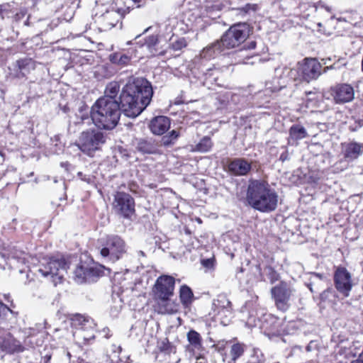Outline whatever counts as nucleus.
<instances>
[{
    "label": "nucleus",
    "mask_w": 363,
    "mask_h": 363,
    "mask_svg": "<svg viewBox=\"0 0 363 363\" xmlns=\"http://www.w3.org/2000/svg\"><path fill=\"white\" fill-rule=\"evenodd\" d=\"M335 287L345 297H347L353 286L351 273L344 267H337L334 272Z\"/></svg>",
    "instance_id": "1a4fd4ad"
},
{
    "label": "nucleus",
    "mask_w": 363,
    "mask_h": 363,
    "mask_svg": "<svg viewBox=\"0 0 363 363\" xmlns=\"http://www.w3.org/2000/svg\"><path fill=\"white\" fill-rule=\"evenodd\" d=\"M179 136V133L177 130H172L167 135L162 138V143L164 146H169L174 144Z\"/></svg>",
    "instance_id": "c9c22d12"
},
{
    "label": "nucleus",
    "mask_w": 363,
    "mask_h": 363,
    "mask_svg": "<svg viewBox=\"0 0 363 363\" xmlns=\"http://www.w3.org/2000/svg\"><path fill=\"white\" fill-rule=\"evenodd\" d=\"M289 143H294L308 137L306 129L300 124H294L289 130Z\"/></svg>",
    "instance_id": "bb28decb"
},
{
    "label": "nucleus",
    "mask_w": 363,
    "mask_h": 363,
    "mask_svg": "<svg viewBox=\"0 0 363 363\" xmlns=\"http://www.w3.org/2000/svg\"><path fill=\"white\" fill-rule=\"evenodd\" d=\"M178 320H179V324H181V323H181L182 319H181V318H179Z\"/></svg>",
    "instance_id": "338daca9"
},
{
    "label": "nucleus",
    "mask_w": 363,
    "mask_h": 363,
    "mask_svg": "<svg viewBox=\"0 0 363 363\" xmlns=\"http://www.w3.org/2000/svg\"><path fill=\"white\" fill-rule=\"evenodd\" d=\"M225 74L223 68L213 67L208 69L204 73L203 85L208 89H213V86H223Z\"/></svg>",
    "instance_id": "2eb2a0df"
},
{
    "label": "nucleus",
    "mask_w": 363,
    "mask_h": 363,
    "mask_svg": "<svg viewBox=\"0 0 363 363\" xmlns=\"http://www.w3.org/2000/svg\"><path fill=\"white\" fill-rule=\"evenodd\" d=\"M250 34V28L246 23L232 26L221 37L220 41L225 50L234 48L244 43Z\"/></svg>",
    "instance_id": "39448f33"
},
{
    "label": "nucleus",
    "mask_w": 363,
    "mask_h": 363,
    "mask_svg": "<svg viewBox=\"0 0 363 363\" xmlns=\"http://www.w3.org/2000/svg\"><path fill=\"white\" fill-rule=\"evenodd\" d=\"M334 68H335V65H331V66H330V67H326L325 68L324 72H325L328 69H334Z\"/></svg>",
    "instance_id": "6e6d98bb"
},
{
    "label": "nucleus",
    "mask_w": 363,
    "mask_h": 363,
    "mask_svg": "<svg viewBox=\"0 0 363 363\" xmlns=\"http://www.w3.org/2000/svg\"><path fill=\"white\" fill-rule=\"evenodd\" d=\"M300 3L303 2L304 0H298Z\"/></svg>",
    "instance_id": "0e129e2a"
},
{
    "label": "nucleus",
    "mask_w": 363,
    "mask_h": 363,
    "mask_svg": "<svg viewBox=\"0 0 363 363\" xmlns=\"http://www.w3.org/2000/svg\"><path fill=\"white\" fill-rule=\"evenodd\" d=\"M332 95L337 104L351 101L354 96L353 87L348 84H340L331 89Z\"/></svg>",
    "instance_id": "dca6fc26"
},
{
    "label": "nucleus",
    "mask_w": 363,
    "mask_h": 363,
    "mask_svg": "<svg viewBox=\"0 0 363 363\" xmlns=\"http://www.w3.org/2000/svg\"><path fill=\"white\" fill-rule=\"evenodd\" d=\"M154 352L155 354L161 353L170 356L177 354V348L175 345L169 340L168 337H164L157 341L156 350Z\"/></svg>",
    "instance_id": "393cba45"
},
{
    "label": "nucleus",
    "mask_w": 363,
    "mask_h": 363,
    "mask_svg": "<svg viewBox=\"0 0 363 363\" xmlns=\"http://www.w3.org/2000/svg\"><path fill=\"white\" fill-rule=\"evenodd\" d=\"M271 293L274 299L276 306L281 311H286L289 308V299L292 290L284 283L273 287Z\"/></svg>",
    "instance_id": "9b49d317"
},
{
    "label": "nucleus",
    "mask_w": 363,
    "mask_h": 363,
    "mask_svg": "<svg viewBox=\"0 0 363 363\" xmlns=\"http://www.w3.org/2000/svg\"><path fill=\"white\" fill-rule=\"evenodd\" d=\"M77 176H78V177H79L81 180H82V181H84V182H85L88 183V184H92V183H94V176H92V175H90V174H84V173H83V172H79L77 173Z\"/></svg>",
    "instance_id": "49530a36"
},
{
    "label": "nucleus",
    "mask_w": 363,
    "mask_h": 363,
    "mask_svg": "<svg viewBox=\"0 0 363 363\" xmlns=\"http://www.w3.org/2000/svg\"><path fill=\"white\" fill-rule=\"evenodd\" d=\"M11 13L10 6L9 4L0 5V19L3 20L5 17H8Z\"/></svg>",
    "instance_id": "79ce46f5"
},
{
    "label": "nucleus",
    "mask_w": 363,
    "mask_h": 363,
    "mask_svg": "<svg viewBox=\"0 0 363 363\" xmlns=\"http://www.w3.org/2000/svg\"><path fill=\"white\" fill-rule=\"evenodd\" d=\"M101 256L112 262L123 257L127 252L125 240L118 235H108L100 240L99 247Z\"/></svg>",
    "instance_id": "7ed1b4c3"
},
{
    "label": "nucleus",
    "mask_w": 363,
    "mask_h": 363,
    "mask_svg": "<svg viewBox=\"0 0 363 363\" xmlns=\"http://www.w3.org/2000/svg\"><path fill=\"white\" fill-rule=\"evenodd\" d=\"M137 254H138V257H145V252L143 251H142V250H138L137 252Z\"/></svg>",
    "instance_id": "5fc2aeb1"
},
{
    "label": "nucleus",
    "mask_w": 363,
    "mask_h": 363,
    "mask_svg": "<svg viewBox=\"0 0 363 363\" xmlns=\"http://www.w3.org/2000/svg\"><path fill=\"white\" fill-rule=\"evenodd\" d=\"M149 126L153 134L161 135L170 128V120L164 116H157L152 119Z\"/></svg>",
    "instance_id": "aec40b11"
},
{
    "label": "nucleus",
    "mask_w": 363,
    "mask_h": 363,
    "mask_svg": "<svg viewBox=\"0 0 363 363\" xmlns=\"http://www.w3.org/2000/svg\"><path fill=\"white\" fill-rule=\"evenodd\" d=\"M76 318H83L82 316H81L79 314H77L76 315Z\"/></svg>",
    "instance_id": "052dcab7"
},
{
    "label": "nucleus",
    "mask_w": 363,
    "mask_h": 363,
    "mask_svg": "<svg viewBox=\"0 0 363 363\" xmlns=\"http://www.w3.org/2000/svg\"><path fill=\"white\" fill-rule=\"evenodd\" d=\"M186 351L196 357V359L203 358L201 352L204 350L201 335L194 330H190L187 333Z\"/></svg>",
    "instance_id": "4468645a"
},
{
    "label": "nucleus",
    "mask_w": 363,
    "mask_h": 363,
    "mask_svg": "<svg viewBox=\"0 0 363 363\" xmlns=\"http://www.w3.org/2000/svg\"><path fill=\"white\" fill-rule=\"evenodd\" d=\"M269 270L272 271V281L277 279V274L275 272L273 271L272 268H269Z\"/></svg>",
    "instance_id": "864d4df0"
},
{
    "label": "nucleus",
    "mask_w": 363,
    "mask_h": 363,
    "mask_svg": "<svg viewBox=\"0 0 363 363\" xmlns=\"http://www.w3.org/2000/svg\"><path fill=\"white\" fill-rule=\"evenodd\" d=\"M332 296L335 297V291L331 288L327 289L320 294V299L323 301L330 300Z\"/></svg>",
    "instance_id": "37998d69"
},
{
    "label": "nucleus",
    "mask_w": 363,
    "mask_h": 363,
    "mask_svg": "<svg viewBox=\"0 0 363 363\" xmlns=\"http://www.w3.org/2000/svg\"><path fill=\"white\" fill-rule=\"evenodd\" d=\"M148 29H149V28H147V29H145V30H144V33L147 32V31L148 30Z\"/></svg>",
    "instance_id": "69168bd1"
},
{
    "label": "nucleus",
    "mask_w": 363,
    "mask_h": 363,
    "mask_svg": "<svg viewBox=\"0 0 363 363\" xmlns=\"http://www.w3.org/2000/svg\"><path fill=\"white\" fill-rule=\"evenodd\" d=\"M158 144L152 138H140L137 140L136 149L143 154H155L157 151Z\"/></svg>",
    "instance_id": "b1692460"
},
{
    "label": "nucleus",
    "mask_w": 363,
    "mask_h": 363,
    "mask_svg": "<svg viewBox=\"0 0 363 363\" xmlns=\"http://www.w3.org/2000/svg\"><path fill=\"white\" fill-rule=\"evenodd\" d=\"M106 143V136L98 130L83 131L78 140L77 145L84 153L91 155Z\"/></svg>",
    "instance_id": "423d86ee"
},
{
    "label": "nucleus",
    "mask_w": 363,
    "mask_h": 363,
    "mask_svg": "<svg viewBox=\"0 0 363 363\" xmlns=\"http://www.w3.org/2000/svg\"><path fill=\"white\" fill-rule=\"evenodd\" d=\"M311 281L309 283H307L306 286L311 292H313L312 286H313V284L314 283V279H322L323 278V275L321 274L315 273V272L311 273Z\"/></svg>",
    "instance_id": "de8ad7c7"
},
{
    "label": "nucleus",
    "mask_w": 363,
    "mask_h": 363,
    "mask_svg": "<svg viewBox=\"0 0 363 363\" xmlns=\"http://www.w3.org/2000/svg\"><path fill=\"white\" fill-rule=\"evenodd\" d=\"M214 315L227 317L231 314V303L225 294H219L213 303Z\"/></svg>",
    "instance_id": "6ab92c4d"
},
{
    "label": "nucleus",
    "mask_w": 363,
    "mask_h": 363,
    "mask_svg": "<svg viewBox=\"0 0 363 363\" xmlns=\"http://www.w3.org/2000/svg\"><path fill=\"white\" fill-rule=\"evenodd\" d=\"M120 89L121 86L118 82H111L106 86L104 96L100 99H109V101H117L115 98L120 92Z\"/></svg>",
    "instance_id": "cd10ccee"
},
{
    "label": "nucleus",
    "mask_w": 363,
    "mask_h": 363,
    "mask_svg": "<svg viewBox=\"0 0 363 363\" xmlns=\"http://www.w3.org/2000/svg\"><path fill=\"white\" fill-rule=\"evenodd\" d=\"M9 257L16 259L18 262L22 264H25L27 260L25 252L16 248L11 251Z\"/></svg>",
    "instance_id": "4c0bfd02"
},
{
    "label": "nucleus",
    "mask_w": 363,
    "mask_h": 363,
    "mask_svg": "<svg viewBox=\"0 0 363 363\" xmlns=\"http://www.w3.org/2000/svg\"><path fill=\"white\" fill-rule=\"evenodd\" d=\"M18 69H21L23 77H26L32 70L35 69V62L31 59L24 58L17 60Z\"/></svg>",
    "instance_id": "c756f323"
},
{
    "label": "nucleus",
    "mask_w": 363,
    "mask_h": 363,
    "mask_svg": "<svg viewBox=\"0 0 363 363\" xmlns=\"http://www.w3.org/2000/svg\"><path fill=\"white\" fill-rule=\"evenodd\" d=\"M140 36H141V35H138L135 37V40H138V38H140Z\"/></svg>",
    "instance_id": "bf43d9fd"
},
{
    "label": "nucleus",
    "mask_w": 363,
    "mask_h": 363,
    "mask_svg": "<svg viewBox=\"0 0 363 363\" xmlns=\"http://www.w3.org/2000/svg\"><path fill=\"white\" fill-rule=\"evenodd\" d=\"M256 47V42L255 41H250V42H248L247 44H245L243 47L242 49L240 50L238 52V55L240 56V57H242L244 56L243 55V52L245 50H254Z\"/></svg>",
    "instance_id": "c03bdc74"
},
{
    "label": "nucleus",
    "mask_w": 363,
    "mask_h": 363,
    "mask_svg": "<svg viewBox=\"0 0 363 363\" xmlns=\"http://www.w3.org/2000/svg\"><path fill=\"white\" fill-rule=\"evenodd\" d=\"M315 11H318L319 9H325L328 12H331V9L325 6L322 1H318L314 4Z\"/></svg>",
    "instance_id": "09e8293b"
},
{
    "label": "nucleus",
    "mask_w": 363,
    "mask_h": 363,
    "mask_svg": "<svg viewBox=\"0 0 363 363\" xmlns=\"http://www.w3.org/2000/svg\"><path fill=\"white\" fill-rule=\"evenodd\" d=\"M103 270L101 267H86V282H94L96 279L101 275Z\"/></svg>",
    "instance_id": "2f4dec72"
},
{
    "label": "nucleus",
    "mask_w": 363,
    "mask_h": 363,
    "mask_svg": "<svg viewBox=\"0 0 363 363\" xmlns=\"http://www.w3.org/2000/svg\"><path fill=\"white\" fill-rule=\"evenodd\" d=\"M133 1H134L135 2H137V1H138V0H133Z\"/></svg>",
    "instance_id": "774afa93"
},
{
    "label": "nucleus",
    "mask_w": 363,
    "mask_h": 363,
    "mask_svg": "<svg viewBox=\"0 0 363 363\" xmlns=\"http://www.w3.org/2000/svg\"><path fill=\"white\" fill-rule=\"evenodd\" d=\"M261 329L268 337L280 336L291 334L295 329L294 320L286 319H264Z\"/></svg>",
    "instance_id": "0eeeda50"
},
{
    "label": "nucleus",
    "mask_w": 363,
    "mask_h": 363,
    "mask_svg": "<svg viewBox=\"0 0 363 363\" xmlns=\"http://www.w3.org/2000/svg\"><path fill=\"white\" fill-rule=\"evenodd\" d=\"M343 155L347 161H353L363 154V143L350 142L344 145Z\"/></svg>",
    "instance_id": "4be33fe9"
},
{
    "label": "nucleus",
    "mask_w": 363,
    "mask_h": 363,
    "mask_svg": "<svg viewBox=\"0 0 363 363\" xmlns=\"http://www.w3.org/2000/svg\"><path fill=\"white\" fill-rule=\"evenodd\" d=\"M113 208L117 214L129 218L135 213V201L129 194L118 191L114 195Z\"/></svg>",
    "instance_id": "6e6552de"
},
{
    "label": "nucleus",
    "mask_w": 363,
    "mask_h": 363,
    "mask_svg": "<svg viewBox=\"0 0 363 363\" xmlns=\"http://www.w3.org/2000/svg\"><path fill=\"white\" fill-rule=\"evenodd\" d=\"M0 350L12 354L23 352L25 347L11 333H6L0 334Z\"/></svg>",
    "instance_id": "ddd939ff"
},
{
    "label": "nucleus",
    "mask_w": 363,
    "mask_h": 363,
    "mask_svg": "<svg viewBox=\"0 0 363 363\" xmlns=\"http://www.w3.org/2000/svg\"><path fill=\"white\" fill-rule=\"evenodd\" d=\"M202 264L205 267L211 268L213 267V260L211 259H203Z\"/></svg>",
    "instance_id": "603ef678"
},
{
    "label": "nucleus",
    "mask_w": 363,
    "mask_h": 363,
    "mask_svg": "<svg viewBox=\"0 0 363 363\" xmlns=\"http://www.w3.org/2000/svg\"><path fill=\"white\" fill-rule=\"evenodd\" d=\"M318 26H322L321 23H318Z\"/></svg>",
    "instance_id": "e2e57ef3"
},
{
    "label": "nucleus",
    "mask_w": 363,
    "mask_h": 363,
    "mask_svg": "<svg viewBox=\"0 0 363 363\" xmlns=\"http://www.w3.org/2000/svg\"><path fill=\"white\" fill-rule=\"evenodd\" d=\"M157 43H158L157 36L152 35H150L149 37H147L145 39L144 43H141L140 45L141 46L146 45L152 55H157V53L156 50L155 49V46L157 44Z\"/></svg>",
    "instance_id": "f704fd0d"
},
{
    "label": "nucleus",
    "mask_w": 363,
    "mask_h": 363,
    "mask_svg": "<svg viewBox=\"0 0 363 363\" xmlns=\"http://www.w3.org/2000/svg\"><path fill=\"white\" fill-rule=\"evenodd\" d=\"M179 309V304L168 298L157 300L155 311L162 315H174Z\"/></svg>",
    "instance_id": "412c9836"
},
{
    "label": "nucleus",
    "mask_w": 363,
    "mask_h": 363,
    "mask_svg": "<svg viewBox=\"0 0 363 363\" xmlns=\"http://www.w3.org/2000/svg\"><path fill=\"white\" fill-rule=\"evenodd\" d=\"M86 267L83 264L78 265L74 272V279L79 284L86 282Z\"/></svg>",
    "instance_id": "473e14b6"
},
{
    "label": "nucleus",
    "mask_w": 363,
    "mask_h": 363,
    "mask_svg": "<svg viewBox=\"0 0 363 363\" xmlns=\"http://www.w3.org/2000/svg\"><path fill=\"white\" fill-rule=\"evenodd\" d=\"M174 285L175 279L173 277L168 275L159 277L152 289L155 299L157 301L172 296Z\"/></svg>",
    "instance_id": "9d476101"
},
{
    "label": "nucleus",
    "mask_w": 363,
    "mask_h": 363,
    "mask_svg": "<svg viewBox=\"0 0 363 363\" xmlns=\"http://www.w3.org/2000/svg\"><path fill=\"white\" fill-rule=\"evenodd\" d=\"M245 345L243 343L237 342L231 346L230 354L232 359L236 361L245 352Z\"/></svg>",
    "instance_id": "72a5a7b5"
},
{
    "label": "nucleus",
    "mask_w": 363,
    "mask_h": 363,
    "mask_svg": "<svg viewBox=\"0 0 363 363\" xmlns=\"http://www.w3.org/2000/svg\"><path fill=\"white\" fill-rule=\"evenodd\" d=\"M278 197L277 192L270 187L267 182L250 181L247 191V200L255 209L263 213L274 211L277 206Z\"/></svg>",
    "instance_id": "f03ea898"
},
{
    "label": "nucleus",
    "mask_w": 363,
    "mask_h": 363,
    "mask_svg": "<svg viewBox=\"0 0 363 363\" xmlns=\"http://www.w3.org/2000/svg\"><path fill=\"white\" fill-rule=\"evenodd\" d=\"M212 147V142L210 138L203 137L196 145V149L199 152H208Z\"/></svg>",
    "instance_id": "e433bc0d"
},
{
    "label": "nucleus",
    "mask_w": 363,
    "mask_h": 363,
    "mask_svg": "<svg viewBox=\"0 0 363 363\" xmlns=\"http://www.w3.org/2000/svg\"><path fill=\"white\" fill-rule=\"evenodd\" d=\"M117 14L114 11H107L102 16V21L106 28H111L114 27L117 22Z\"/></svg>",
    "instance_id": "7c9ffc66"
},
{
    "label": "nucleus",
    "mask_w": 363,
    "mask_h": 363,
    "mask_svg": "<svg viewBox=\"0 0 363 363\" xmlns=\"http://www.w3.org/2000/svg\"><path fill=\"white\" fill-rule=\"evenodd\" d=\"M227 169L234 176H246L250 172L252 164L245 158H235L228 162Z\"/></svg>",
    "instance_id": "f3484780"
},
{
    "label": "nucleus",
    "mask_w": 363,
    "mask_h": 363,
    "mask_svg": "<svg viewBox=\"0 0 363 363\" xmlns=\"http://www.w3.org/2000/svg\"><path fill=\"white\" fill-rule=\"evenodd\" d=\"M9 76L11 78L22 79L23 78L21 72V69H18L17 61L14 62L11 67H9Z\"/></svg>",
    "instance_id": "58836bf2"
},
{
    "label": "nucleus",
    "mask_w": 363,
    "mask_h": 363,
    "mask_svg": "<svg viewBox=\"0 0 363 363\" xmlns=\"http://www.w3.org/2000/svg\"><path fill=\"white\" fill-rule=\"evenodd\" d=\"M179 298L181 302L184 306L185 309H189V311H185L186 315H192L191 312V304L194 298L192 290L186 285H182L179 289Z\"/></svg>",
    "instance_id": "a878e982"
},
{
    "label": "nucleus",
    "mask_w": 363,
    "mask_h": 363,
    "mask_svg": "<svg viewBox=\"0 0 363 363\" xmlns=\"http://www.w3.org/2000/svg\"><path fill=\"white\" fill-rule=\"evenodd\" d=\"M9 297H10L9 294H8V295H5V298H6V300L9 301Z\"/></svg>",
    "instance_id": "13d9d810"
},
{
    "label": "nucleus",
    "mask_w": 363,
    "mask_h": 363,
    "mask_svg": "<svg viewBox=\"0 0 363 363\" xmlns=\"http://www.w3.org/2000/svg\"><path fill=\"white\" fill-rule=\"evenodd\" d=\"M68 265L62 257H52L43 258L38 272L44 277L49 278L56 286L62 281L65 274L67 272Z\"/></svg>",
    "instance_id": "20e7f679"
},
{
    "label": "nucleus",
    "mask_w": 363,
    "mask_h": 363,
    "mask_svg": "<svg viewBox=\"0 0 363 363\" xmlns=\"http://www.w3.org/2000/svg\"><path fill=\"white\" fill-rule=\"evenodd\" d=\"M256 7H257V5H255V4L252 5V4H247L245 6L241 8V10L245 13H247L250 10L255 11Z\"/></svg>",
    "instance_id": "3c124183"
},
{
    "label": "nucleus",
    "mask_w": 363,
    "mask_h": 363,
    "mask_svg": "<svg viewBox=\"0 0 363 363\" xmlns=\"http://www.w3.org/2000/svg\"><path fill=\"white\" fill-rule=\"evenodd\" d=\"M61 165H62V167H66V169H67V167H68L69 164L67 162H66V163H61Z\"/></svg>",
    "instance_id": "4d7b16f0"
},
{
    "label": "nucleus",
    "mask_w": 363,
    "mask_h": 363,
    "mask_svg": "<svg viewBox=\"0 0 363 363\" xmlns=\"http://www.w3.org/2000/svg\"><path fill=\"white\" fill-rule=\"evenodd\" d=\"M72 325L76 328L83 330H88L89 329L95 330L96 333H103L106 338H109L111 336V331L108 328H104L100 330L97 324L94 323V319H71Z\"/></svg>",
    "instance_id": "a211bd4d"
},
{
    "label": "nucleus",
    "mask_w": 363,
    "mask_h": 363,
    "mask_svg": "<svg viewBox=\"0 0 363 363\" xmlns=\"http://www.w3.org/2000/svg\"><path fill=\"white\" fill-rule=\"evenodd\" d=\"M187 43L184 38H179L172 41L171 43V48L175 51L182 50L186 47Z\"/></svg>",
    "instance_id": "ea45409f"
},
{
    "label": "nucleus",
    "mask_w": 363,
    "mask_h": 363,
    "mask_svg": "<svg viewBox=\"0 0 363 363\" xmlns=\"http://www.w3.org/2000/svg\"><path fill=\"white\" fill-rule=\"evenodd\" d=\"M225 51V50L222 45V42H220V40H218L204 48L201 50L200 55L201 58L211 60L212 58H215L216 56Z\"/></svg>",
    "instance_id": "5701e85b"
},
{
    "label": "nucleus",
    "mask_w": 363,
    "mask_h": 363,
    "mask_svg": "<svg viewBox=\"0 0 363 363\" xmlns=\"http://www.w3.org/2000/svg\"><path fill=\"white\" fill-rule=\"evenodd\" d=\"M227 345V342L219 341L217 344L213 345L214 349L220 354H225V351Z\"/></svg>",
    "instance_id": "a18cd8bd"
},
{
    "label": "nucleus",
    "mask_w": 363,
    "mask_h": 363,
    "mask_svg": "<svg viewBox=\"0 0 363 363\" xmlns=\"http://www.w3.org/2000/svg\"><path fill=\"white\" fill-rule=\"evenodd\" d=\"M94 338H95L94 335H92L91 337V340H94Z\"/></svg>",
    "instance_id": "680f3d73"
},
{
    "label": "nucleus",
    "mask_w": 363,
    "mask_h": 363,
    "mask_svg": "<svg viewBox=\"0 0 363 363\" xmlns=\"http://www.w3.org/2000/svg\"><path fill=\"white\" fill-rule=\"evenodd\" d=\"M321 64L315 58H306L301 65L303 79L309 82L318 78L321 74Z\"/></svg>",
    "instance_id": "f8f14e48"
},
{
    "label": "nucleus",
    "mask_w": 363,
    "mask_h": 363,
    "mask_svg": "<svg viewBox=\"0 0 363 363\" xmlns=\"http://www.w3.org/2000/svg\"><path fill=\"white\" fill-rule=\"evenodd\" d=\"M9 313H11L12 315H18V313L13 311L10 308L0 301V318L1 316H6Z\"/></svg>",
    "instance_id": "a19ab883"
},
{
    "label": "nucleus",
    "mask_w": 363,
    "mask_h": 363,
    "mask_svg": "<svg viewBox=\"0 0 363 363\" xmlns=\"http://www.w3.org/2000/svg\"><path fill=\"white\" fill-rule=\"evenodd\" d=\"M26 14V11L25 10H21L19 12L16 13L14 19L16 21H19L21 19L25 17Z\"/></svg>",
    "instance_id": "8fccbe9b"
},
{
    "label": "nucleus",
    "mask_w": 363,
    "mask_h": 363,
    "mask_svg": "<svg viewBox=\"0 0 363 363\" xmlns=\"http://www.w3.org/2000/svg\"><path fill=\"white\" fill-rule=\"evenodd\" d=\"M108 59L112 64L120 67L127 66L131 60L128 55L119 52L109 55Z\"/></svg>",
    "instance_id": "c85d7f7f"
},
{
    "label": "nucleus",
    "mask_w": 363,
    "mask_h": 363,
    "mask_svg": "<svg viewBox=\"0 0 363 363\" xmlns=\"http://www.w3.org/2000/svg\"><path fill=\"white\" fill-rule=\"evenodd\" d=\"M153 95L150 82L143 77L129 80L123 87L118 101L99 99L92 106L90 114L99 128L112 130L118 124L121 112L135 118L150 104Z\"/></svg>",
    "instance_id": "f257e3e1"
}]
</instances>
